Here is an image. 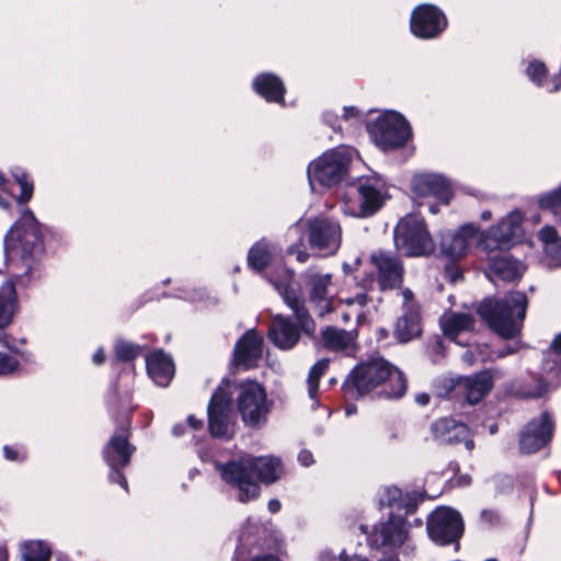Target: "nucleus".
<instances>
[{"mask_svg":"<svg viewBox=\"0 0 561 561\" xmlns=\"http://www.w3.org/2000/svg\"><path fill=\"white\" fill-rule=\"evenodd\" d=\"M402 296H403V299H404V305L407 306L408 308V311L409 312H413L412 310V300H413V294L410 289H405L403 293H402Z\"/></svg>","mask_w":561,"mask_h":561,"instance_id":"nucleus-49","label":"nucleus"},{"mask_svg":"<svg viewBox=\"0 0 561 561\" xmlns=\"http://www.w3.org/2000/svg\"><path fill=\"white\" fill-rule=\"evenodd\" d=\"M13 176L21 187V193L16 197V202L19 204H26L33 195V182L30 180L28 175L23 171L15 172Z\"/></svg>","mask_w":561,"mask_h":561,"instance_id":"nucleus-37","label":"nucleus"},{"mask_svg":"<svg viewBox=\"0 0 561 561\" xmlns=\"http://www.w3.org/2000/svg\"><path fill=\"white\" fill-rule=\"evenodd\" d=\"M268 510L271 513H277L280 510V502L277 500H271L268 502Z\"/></svg>","mask_w":561,"mask_h":561,"instance_id":"nucleus-55","label":"nucleus"},{"mask_svg":"<svg viewBox=\"0 0 561 561\" xmlns=\"http://www.w3.org/2000/svg\"><path fill=\"white\" fill-rule=\"evenodd\" d=\"M493 388V378L488 371L459 378L458 393L469 404L480 402Z\"/></svg>","mask_w":561,"mask_h":561,"instance_id":"nucleus-20","label":"nucleus"},{"mask_svg":"<svg viewBox=\"0 0 561 561\" xmlns=\"http://www.w3.org/2000/svg\"><path fill=\"white\" fill-rule=\"evenodd\" d=\"M293 278V273L287 272L286 278L283 282H274V286L277 291L283 296L285 302L293 309L295 316H307L308 311H304V300L296 294V291L289 288V282Z\"/></svg>","mask_w":561,"mask_h":561,"instance_id":"nucleus-29","label":"nucleus"},{"mask_svg":"<svg viewBox=\"0 0 561 561\" xmlns=\"http://www.w3.org/2000/svg\"><path fill=\"white\" fill-rule=\"evenodd\" d=\"M546 251L551 256V259L554 261V264L561 265V240H559V242L550 244L546 249Z\"/></svg>","mask_w":561,"mask_h":561,"instance_id":"nucleus-45","label":"nucleus"},{"mask_svg":"<svg viewBox=\"0 0 561 561\" xmlns=\"http://www.w3.org/2000/svg\"><path fill=\"white\" fill-rule=\"evenodd\" d=\"M232 388L236 392L238 412L245 425L261 427L267 421L271 403L262 385L252 380L237 385L222 380L208 404V426L210 434L215 437L231 438L233 435Z\"/></svg>","mask_w":561,"mask_h":561,"instance_id":"nucleus-1","label":"nucleus"},{"mask_svg":"<svg viewBox=\"0 0 561 561\" xmlns=\"http://www.w3.org/2000/svg\"><path fill=\"white\" fill-rule=\"evenodd\" d=\"M357 302L358 305L363 306L366 302V295L365 294H358L354 299H347V304H354Z\"/></svg>","mask_w":561,"mask_h":561,"instance_id":"nucleus-53","label":"nucleus"},{"mask_svg":"<svg viewBox=\"0 0 561 561\" xmlns=\"http://www.w3.org/2000/svg\"><path fill=\"white\" fill-rule=\"evenodd\" d=\"M472 226L461 227L457 232L446 234L442 240L443 251L451 257L462 256L469 248L470 239L474 237Z\"/></svg>","mask_w":561,"mask_h":561,"instance_id":"nucleus-24","label":"nucleus"},{"mask_svg":"<svg viewBox=\"0 0 561 561\" xmlns=\"http://www.w3.org/2000/svg\"><path fill=\"white\" fill-rule=\"evenodd\" d=\"M146 368L149 377L161 387H167L175 373L173 359L162 350L153 351L147 355Z\"/></svg>","mask_w":561,"mask_h":561,"instance_id":"nucleus-21","label":"nucleus"},{"mask_svg":"<svg viewBox=\"0 0 561 561\" xmlns=\"http://www.w3.org/2000/svg\"><path fill=\"white\" fill-rule=\"evenodd\" d=\"M539 206L542 209L551 210L558 215L561 211V185L554 191L539 198Z\"/></svg>","mask_w":561,"mask_h":561,"instance_id":"nucleus-39","label":"nucleus"},{"mask_svg":"<svg viewBox=\"0 0 561 561\" xmlns=\"http://www.w3.org/2000/svg\"><path fill=\"white\" fill-rule=\"evenodd\" d=\"M527 304L526 295L515 291L503 300L485 298L478 305L476 312L478 316H525Z\"/></svg>","mask_w":561,"mask_h":561,"instance_id":"nucleus-15","label":"nucleus"},{"mask_svg":"<svg viewBox=\"0 0 561 561\" xmlns=\"http://www.w3.org/2000/svg\"><path fill=\"white\" fill-rule=\"evenodd\" d=\"M353 153L351 148L337 147L311 162L308 167V179L312 190L316 182L325 187L339 184L348 172Z\"/></svg>","mask_w":561,"mask_h":561,"instance_id":"nucleus-4","label":"nucleus"},{"mask_svg":"<svg viewBox=\"0 0 561 561\" xmlns=\"http://www.w3.org/2000/svg\"><path fill=\"white\" fill-rule=\"evenodd\" d=\"M485 324L503 339H512L522 329L523 318H482Z\"/></svg>","mask_w":561,"mask_h":561,"instance_id":"nucleus-28","label":"nucleus"},{"mask_svg":"<svg viewBox=\"0 0 561 561\" xmlns=\"http://www.w3.org/2000/svg\"><path fill=\"white\" fill-rule=\"evenodd\" d=\"M309 287V304L314 307V312L325 316L335 311L333 299L329 293L332 283L331 274L309 273L306 276Z\"/></svg>","mask_w":561,"mask_h":561,"instance_id":"nucleus-16","label":"nucleus"},{"mask_svg":"<svg viewBox=\"0 0 561 561\" xmlns=\"http://www.w3.org/2000/svg\"><path fill=\"white\" fill-rule=\"evenodd\" d=\"M0 206L3 208H8L10 206L9 198L3 196L1 193H0Z\"/></svg>","mask_w":561,"mask_h":561,"instance_id":"nucleus-59","label":"nucleus"},{"mask_svg":"<svg viewBox=\"0 0 561 561\" xmlns=\"http://www.w3.org/2000/svg\"><path fill=\"white\" fill-rule=\"evenodd\" d=\"M439 325L447 337L456 340L472 328V318H440Z\"/></svg>","mask_w":561,"mask_h":561,"instance_id":"nucleus-31","label":"nucleus"},{"mask_svg":"<svg viewBox=\"0 0 561 561\" xmlns=\"http://www.w3.org/2000/svg\"><path fill=\"white\" fill-rule=\"evenodd\" d=\"M115 355L119 360L129 362L137 358L141 353V347L137 344L119 340L116 342Z\"/></svg>","mask_w":561,"mask_h":561,"instance_id":"nucleus-35","label":"nucleus"},{"mask_svg":"<svg viewBox=\"0 0 561 561\" xmlns=\"http://www.w3.org/2000/svg\"><path fill=\"white\" fill-rule=\"evenodd\" d=\"M50 548L41 540H31L23 546V561H49Z\"/></svg>","mask_w":561,"mask_h":561,"instance_id":"nucleus-34","label":"nucleus"},{"mask_svg":"<svg viewBox=\"0 0 561 561\" xmlns=\"http://www.w3.org/2000/svg\"><path fill=\"white\" fill-rule=\"evenodd\" d=\"M187 423L194 428V430H197V428H201L202 427V421L195 419L193 415H190L187 417Z\"/></svg>","mask_w":561,"mask_h":561,"instance_id":"nucleus-56","label":"nucleus"},{"mask_svg":"<svg viewBox=\"0 0 561 561\" xmlns=\"http://www.w3.org/2000/svg\"><path fill=\"white\" fill-rule=\"evenodd\" d=\"M539 239L547 244V248L550 244L559 242V240H557V230L551 226H546L539 231Z\"/></svg>","mask_w":561,"mask_h":561,"instance_id":"nucleus-44","label":"nucleus"},{"mask_svg":"<svg viewBox=\"0 0 561 561\" xmlns=\"http://www.w3.org/2000/svg\"><path fill=\"white\" fill-rule=\"evenodd\" d=\"M4 245L9 253L20 256L26 271L31 270L34 259L43 252V244L37 222L30 211L25 215L23 224L10 229Z\"/></svg>","mask_w":561,"mask_h":561,"instance_id":"nucleus-5","label":"nucleus"},{"mask_svg":"<svg viewBox=\"0 0 561 561\" xmlns=\"http://www.w3.org/2000/svg\"><path fill=\"white\" fill-rule=\"evenodd\" d=\"M172 431H173L174 435L179 436L183 433V425L182 424L174 425Z\"/></svg>","mask_w":561,"mask_h":561,"instance_id":"nucleus-61","label":"nucleus"},{"mask_svg":"<svg viewBox=\"0 0 561 561\" xmlns=\"http://www.w3.org/2000/svg\"><path fill=\"white\" fill-rule=\"evenodd\" d=\"M345 198L350 213L356 217H368L375 214L381 208L383 202L380 191L368 180H359L353 184Z\"/></svg>","mask_w":561,"mask_h":561,"instance_id":"nucleus-11","label":"nucleus"},{"mask_svg":"<svg viewBox=\"0 0 561 561\" xmlns=\"http://www.w3.org/2000/svg\"><path fill=\"white\" fill-rule=\"evenodd\" d=\"M481 515H482L483 518H485V519H488L490 522L492 520L493 517H496L495 513L489 512V511H483Z\"/></svg>","mask_w":561,"mask_h":561,"instance_id":"nucleus-60","label":"nucleus"},{"mask_svg":"<svg viewBox=\"0 0 561 561\" xmlns=\"http://www.w3.org/2000/svg\"><path fill=\"white\" fill-rule=\"evenodd\" d=\"M386 381L390 386V390H383L387 398H400L405 393L407 380L403 374L383 359H374L357 365L344 387L348 389L353 386L359 394H364Z\"/></svg>","mask_w":561,"mask_h":561,"instance_id":"nucleus-3","label":"nucleus"},{"mask_svg":"<svg viewBox=\"0 0 561 561\" xmlns=\"http://www.w3.org/2000/svg\"><path fill=\"white\" fill-rule=\"evenodd\" d=\"M450 423H451V422H450V421H448V420H438L437 422H435V423L433 424V431H434L435 435H436L440 440L446 442V443H451V442L455 439V437H454V436H450V435H449V436H447V437H444V436H443V432H444L445 430H448V428H449V424H450Z\"/></svg>","mask_w":561,"mask_h":561,"instance_id":"nucleus-43","label":"nucleus"},{"mask_svg":"<svg viewBox=\"0 0 561 561\" xmlns=\"http://www.w3.org/2000/svg\"><path fill=\"white\" fill-rule=\"evenodd\" d=\"M298 328L287 318H276L270 329V339L280 348H291L299 339Z\"/></svg>","mask_w":561,"mask_h":561,"instance_id":"nucleus-23","label":"nucleus"},{"mask_svg":"<svg viewBox=\"0 0 561 561\" xmlns=\"http://www.w3.org/2000/svg\"><path fill=\"white\" fill-rule=\"evenodd\" d=\"M522 213L515 210L496 226L491 227L481 239L483 249L488 252H493L511 248L522 237Z\"/></svg>","mask_w":561,"mask_h":561,"instance_id":"nucleus-10","label":"nucleus"},{"mask_svg":"<svg viewBox=\"0 0 561 561\" xmlns=\"http://www.w3.org/2000/svg\"><path fill=\"white\" fill-rule=\"evenodd\" d=\"M289 253L296 254V259L301 263L306 262L309 257V254L306 251L297 250L293 247L289 249Z\"/></svg>","mask_w":561,"mask_h":561,"instance_id":"nucleus-48","label":"nucleus"},{"mask_svg":"<svg viewBox=\"0 0 561 561\" xmlns=\"http://www.w3.org/2000/svg\"><path fill=\"white\" fill-rule=\"evenodd\" d=\"M18 311L15 287L7 282L0 287V316H13Z\"/></svg>","mask_w":561,"mask_h":561,"instance_id":"nucleus-33","label":"nucleus"},{"mask_svg":"<svg viewBox=\"0 0 561 561\" xmlns=\"http://www.w3.org/2000/svg\"><path fill=\"white\" fill-rule=\"evenodd\" d=\"M422 332L419 318H398L394 325V336L400 342H409Z\"/></svg>","mask_w":561,"mask_h":561,"instance_id":"nucleus-30","label":"nucleus"},{"mask_svg":"<svg viewBox=\"0 0 561 561\" xmlns=\"http://www.w3.org/2000/svg\"><path fill=\"white\" fill-rule=\"evenodd\" d=\"M415 401L420 405H426L430 402V396L427 393H420L415 397Z\"/></svg>","mask_w":561,"mask_h":561,"instance_id":"nucleus-52","label":"nucleus"},{"mask_svg":"<svg viewBox=\"0 0 561 561\" xmlns=\"http://www.w3.org/2000/svg\"><path fill=\"white\" fill-rule=\"evenodd\" d=\"M369 261L377 271V280L382 290L402 285L404 267L396 253L378 250L370 254Z\"/></svg>","mask_w":561,"mask_h":561,"instance_id":"nucleus-12","label":"nucleus"},{"mask_svg":"<svg viewBox=\"0 0 561 561\" xmlns=\"http://www.w3.org/2000/svg\"><path fill=\"white\" fill-rule=\"evenodd\" d=\"M298 461L300 462V465L307 467L313 463V455L311 454V451L304 449L298 455Z\"/></svg>","mask_w":561,"mask_h":561,"instance_id":"nucleus-46","label":"nucleus"},{"mask_svg":"<svg viewBox=\"0 0 561 561\" xmlns=\"http://www.w3.org/2000/svg\"><path fill=\"white\" fill-rule=\"evenodd\" d=\"M18 366L19 362L14 357L0 353V375H8L14 371Z\"/></svg>","mask_w":561,"mask_h":561,"instance_id":"nucleus-42","label":"nucleus"},{"mask_svg":"<svg viewBox=\"0 0 561 561\" xmlns=\"http://www.w3.org/2000/svg\"><path fill=\"white\" fill-rule=\"evenodd\" d=\"M92 360L95 365H102L105 362V352L100 347L93 355Z\"/></svg>","mask_w":561,"mask_h":561,"instance_id":"nucleus-47","label":"nucleus"},{"mask_svg":"<svg viewBox=\"0 0 561 561\" xmlns=\"http://www.w3.org/2000/svg\"><path fill=\"white\" fill-rule=\"evenodd\" d=\"M553 424L547 413L533 420L520 436V450L527 454L542 448L552 436Z\"/></svg>","mask_w":561,"mask_h":561,"instance_id":"nucleus-18","label":"nucleus"},{"mask_svg":"<svg viewBox=\"0 0 561 561\" xmlns=\"http://www.w3.org/2000/svg\"><path fill=\"white\" fill-rule=\"evenodd\" d=\"M446 26V19L440 10L431 4L417 7L411 18V31L417 37L437 36Z\"/></svg>","mask_w":561,"mask_h":561,"instance_id":"nucleus-14","label":"nucleus"},{"mask_svg":"<svg viewBox=\"0 0 561 561\" xmlns=\"http://www.w3.org/2000/svg\"><path fill=\"white\" fill-rule=\"evenodd\" d=\"M282 472L280 460L273 456H245L221 467L222 479L238 486L239 501L242 503L260 495V485L253 480L254 476L264 483H273Z\"/></svg>","mask_w":561,"mask_h":561,"instance_id":"nucleus-2","label":"nucleus"},{"mask_svg":"<svg viewBox=\"0 0 561 561\" xmlns=\"http://www.w3.org/2000/svg\"><path fill=\"white\" fill-rule=\"evenodd\" d=\"M367 128L375 144L383 149L401 147L410 136L408 122L396 112L379 116Z\"/></svg>","mask_w":561,"mask_h":561,"instance_id":"nucleus-8","label":"nucleus"},{"mask_svg":"<svg viewBox=\"0 0 561 561\" xmlns=\"http://www.w3.org/2000/svg\"><path fill=\"white\" fill-rule=\"evenodd\" d=\"M263 353V334L251 329L237 342L233 363L238 367L249 369L257 365Z\"/></svg>","mask_w":561,"mask_h":561,"instance_id":"nucleus-17","label":"nucleus"},{"mask_svg":"<svg viewBox=\"0 0 561 561\" xmlns=\"http://www.w3.org/2000/svg\"><path fill=\"white\" fill-rule=\"evenodd\" d=\"M459 378L443 377L436 380L435 388L438 397H460L458 393Z\"/></svg>","mask_w":561,"mask_h":561,"instance_id":"nucleus-38","label":"nucleus"},{"mask_svg":"<svg viewBox=\"0 0 561 561\" xmlns=\"http://www.w3.org/2000/svg\"><path fill=\"white\" fill-rule=\"evenodd\" d=\"M343 111H344L343 117L345 119L351 118V117H357L358 114H359L358 111L355 107H352V106L351 107H344Z\"/></svg>","mask_w":561,"mask_h":561,"instance_id":"nucleus-51","label":"nucleus"},{"mask_svg":"<svg viewBox=\"0 0 561 561\" xmlns=\"http://www.w3.org/2000/svg\"><path fill=\"white\" fill-rule=\"evenodd\" d=\"M394 243L397 249L410 256L428 255L435 250L425 221L415 215L400 219L394 229Z\"/></svg>","mask_w":561,"mask_h":561,"instance_id":"nucleus-6","label":"nucleus"},{"mask_svg":"<svg viewBox=\"0 0 561 561\" xmlns=\"http://www.w3.org/2000/svg\"><path fill=\"white\" fill-rule=\"evenodd\" d=\"M136 447L129 443L127 426L117 428L103 448V458L111 468L110 480L128 491V483L121 469L128 466Z\"/></svg>","mask_w":561,"mask_h":561,"instance_id":"nucleus-7","label":"nucleus"},{"mask_svg":"<svg viewBox=\"0 0 561 561\" xmlns=\"http://www.w3.org/2000/svg\"><path fill=\"white\" fill-rule=\"evenodd\" d=\"M401 497V490L396 486L385 488L379 495V504L381 506H392Z\"/></svg>","mask_w":561,"mask_h":561,"instance_id":"nucleus-41","label":"nucleus"},{"mask_svg":"<svg viewBox=\"0 0 561 561\" xmlns=\"http://www.w3.org/2000/svg\"><path fill=\"white\" fill-rule=\"evenodd\" d=\"M254 90L268 102L280 103L284 100L283 81L273 73H263L253 81Z\"/></svg>","mask_w":561,"mask_h":561,"instance_id":"nucleus-25","label":"nucleus"},{"mask_svg":"<svg viewBox=\"0 0 561 561\" xmlns=\"http://www.w3.org/2000/svg\"><path fill=\"white\" fill-rule=\"evenodd\" d=\"M272 253L268 245L264 241L255 243L249 251L248 263L249 266L255 271H263L270 263Z\"/></svg>","mask_w":561,"mask_h":561,"instance_id":"nucleus-32","label":"nucleus"},{"mask_svg":"<svg viewBox=\"0 0 561 561\" xmlns=\"http://www.w3.org/2000/svg\"><path fill=\"white\" fill-rule=\"evenodd\" d=\"M550 347L554 353L561 354V333L553 339Z\"/></svg>","mask_w":561,"mask_h":561,"instance_id":"nucleus-50","label":"nucleus"},{"mask_svg":"<svg viewBox=\"0 0 561 561\" xmlns=\"http://www.w3.org/2000/svg\"><path fill=\"white\" fill-rule=\"evenodd\" d=\"M309 242L317 250L328 254L335 253L341 245V227L329 218H314L309 220Z\"/></svg>","mask_w":561,"mask_h":561,"instance_id":"nucleus-13","label":"nucleus"},{"mask_svg":"<svg viewBox=\"0 0 561 561\" xmlns=\"http://www.w3.org/2000/svg\"><path fill=\"white\" fill-rule=\"evenodd\" d=\"M490 267L496 276L507 282L520 277L524 272L523 264L508 255L492 257Z\"/></svg>","mask_w":561,"mask_h":561,"instance_id":"nucleus-27","label":"nucleus"},{"mask_svg":"<svg viewBox=\"0 0 561 561\" xmlns=\"http://www.w3.org/2000/svg\"><path fill=\"white\" fill-rule=\"evenodd\" d=\"M413 192L419 196H435L445 204L451 198L450 183L438 174L416 175L412 182Z\"/></svg>","mask_w":561,"mask_h":561,"instance_id":"nucleus-19","label":"nucleus"},{"mask_svg":"<svg viewBox=\"0 0 561 561\" xmlns=\"http://www.w3.org/2000/svg\"><path fill=\"white\" fill-rule=\"evenodd\" d=\"M329 368V359H321L317 362L312 368L310 369L309 377H308V391L309 396L311 398H314L318 391V382L321 376L328 370Z\"/></svg>","mask_w":561,"mask_h":561,"instance_id":"nucleus-36","label":"nucleus"},{"mask_svg":"<svg viewBox=\"0 0 561 561\" xmlns=\"http://www.w3.org/2000/svg\"><path fill=\"white\" fill-rule=\"evenodd\" d=\"M371 540L376 546H399L405 540V531L400 520L391 519L375 530Z\"/></svg>","mask_w":561,"mask_h":561,"instance_id":"nucleus-26","label":"nucleus"},{"mask_svg":"<svg viewBox=\"0 0 561 561\" xmlns=\"http://www.w3.org/2000/svg\"><path fill=\"white\" fill-rule=\"evenodd\" d=\"M11 322V318H0V329L8 327Z\"/></svg>","mask_w":561,"mask_h":561,"instance_id":"nucleus-62","label":"nucleus"},{"mask_svg":"<svg viewBox=\"0 0 561 561\" xmlns=\"http://www.w3.org/2000/svg\"><path fill=\"white\" fill-rule=\"evenodd\" d=\"M492 217V214L490 210H484L482 214H481V218L485 221L490 220Z\"/></svg>","mask_w":561,"mask_h":561,"instance_id":"nucleus-64","label":"nucleus"},{"mask_svg":"<svg viewBox=\"0 0 561 561\" xmlns=\"http://www.w3.org/2000/svg\"><path fill=\"white\" fill-rule=\"evenodd\" d=\"M546 391H547V385L543 382H540L538 390L534 393H529V396L535 397V398H540L541 396H543L546 393Z\"/></svg>","mask_w":561,"mask_h":561,"instance_id":"nucleus-54","label":"nucleus"},{"mask_svg":"<svg viewBox=\"0 0 561 561\" xmlns=\"http://www.w3.org/2000/svg\"><path fill=\"white\" fill-rule=\"evenodd\" d=\"M455 430L457 431L458 434H465L467 432L466 426L462 424L455 425Z\"/></svg>","mask_w":561,"mask_h":561,"instance_id":"nucleus-63","label":"nucleus"},{"mask_svg":"<svg viewBox=\"0 0 561 561\" xmlns=\"http://www.w3.org/2000/svg\"><path fill=\"white\" fill-rule=\"evenodd\" d=\"M252 561H279V560L276 557L268 554V556L255 558Z\"/></svg>","mask_w":561,"mask_h":561,"instance_id":"nucleus-57","label":"nucleus"},{"mask_svg":"<svg viewBox=\"0 0 561 561\" xmlns=\"http://www.w3.org/2000/svg\"><path fill=\"white\" fill-rule=\"evenodd\" d=\"M4 453H5L7 458H9L11 460L16 459V456H18L16 453L13 451L12 449H10L9 447L4 448Z\"/></svg>","mask_w":561,"mask_h":561,"instance_id":"nucleus-58","label":"nucleus"},{"mask_svg":"<svg viewBox=\"0 0 561 561\" xmlns=\"http://www.w3.org/2000/svg\"><path fill=\"white\" fill-rule=\"evenodd\" d=\"M426 528L434 542L445 546L461 537L463 523L459 513L448 507H440L430 515Z\"/></svg>","mask_w":561,"mask_h":561,"instance_id":"nucleus-9","label":"nucleus"},{"mask_svg":"<svg viewBox=\"0 0 561 561\" xmlns=\"http://www.w3.org/2000/svg\"><path fill=\"white\" fill-rule=\"evenodd\" d=\"M357 330H345L328 327L322 331L323 344L334 352L355 350L357 346Z\"/></svg>","mask_w":561,"mask_h":561,"instance_id":"nucleus-22","label":"nucleus"},{"mask_svg":"<svg viewBox=\"0 0 561 561\" xmlns=\"http://www.w3.org/2000/svg\"><path fill=\"white\" fill-rule=\"evenodd\" d=\"M527 75L534 82L541 85L547 77V68L541 61H533L527 68Z\"/></svg>","mask_w":561,"mask_h":561,"instance_id":"nucleus-40","label":"nucleus"}]
</instances>
